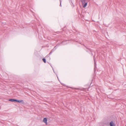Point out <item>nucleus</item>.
Here are the masks:
<instances>
[{"label":"nucleus","mask_w":126,"mask_h":126,"mask_svg":"<svg viewBox=\"0 0 126 126\" xmlns=\"http://www.w3.org/2000/svg\"><path fill=\"white\" fill-rule=\"evenodd\" d=\"M81 2H82V4H83L84 3V5L83 6V7L84 8L85 7L87 4V2H85V1L86 0H80Z\"/></svg>","instance_id":"f257e3e1"},{"label":"nucleus","mask_w":126,"mask_h":126,"mask_svg":"<svg viewBox=\"0 0 126 126\" xmlns=\"http://www.w3.org/2000/svg\"><path fill=\"white\" fill-rule=\"evenodd\" d=\"M43 122L45 123L46 125H47V119L46 118H44L43 120Z\"/></svg>","instance_id":"f03ea898"},{"label":"nucleus","mask_w":126,"mask_h":126,"mask_svg":"<svg viewBox=\"0 0 126 126\" xmlns=\"http://www.w3.org/2000/svg\"><path fill=\"white\" fill-rule=\"evenodd\" d=\"M16 101L19 103H23V100H17V99H16Z\"/></svg>","instance_id":"7ed1b4c3"},{"label":"nucleus","mask_w":126,"mask_h":126,"mask_svg":"<svg viewBox=\"0 0 126 126\" xmlns=\"http://www.w3.org/2000/svg\"><path fill=\"white\" fill-rule=\"evenodd\" d=\"M9 101H10L12 102L16 101V99H9Z\"/></svg>","instance_id":"20e7f679"},{"label":"nucleus","mask_w":126,"mask_h":126,"mask_svg":"<svg viewBox=\"0 0 126 126\" xmlns=\"http://www.w3.org/2000/svg\"><path fill=\"white\" fill-rule=\"evenodd\" d=\"M110 126H115L113 122H110Z\"/></svg>","instance_id":"39448f33"},{"label":"nucleus","mask_w":126,"mask_h":126,"mask_svg":"<svg viewBox=\"0 0 126 126\" xmlns=\"http://www.w3.org/2000/svg\"><path fill=\"white\" fill-rule=\"evenodd\" d=\"M42 60H43V61L44 62V63H46V60L45 59L43 58V59Z\"/></svg>","instance_id":"423d86ee"},{"label":"nucleus","mask_w":126,"mask_h":126,"mask_svg":"<svg viewBox=\"0 0 126 126\" xmlns=\"http://www.w3.org/2000/svg\"><path fill=\"white\" fill-rule=\"evenodd\" d=\"M61 0H60V6H61Z\"/></svg>","instance_id":"0eeeda50"}]
</instances>
